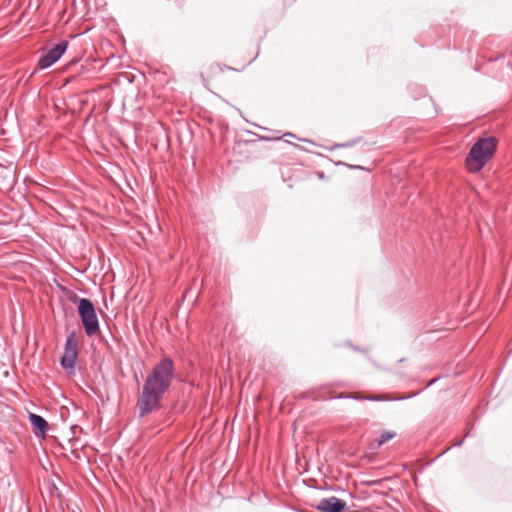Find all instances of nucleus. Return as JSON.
Returning a JSON list of instances; mask_svg holds the SVG:
<instances>
[{
  "label": "nucleus",
  "mask_w": 512,
  "mask_h": 512,
  "mask_svg": "<svg viewBox=\"0 0 512 512\" xmlns=\"http://www.w3.org/2000/svg\"><path fill=\"white\" fill-rule=\"evenodd\" d=\"M78 312L86 334L88 336L95 335L99 331V321L93 303L89 299L81 298L78 304Z\"/></svg>",
  "instance_id": "7ed1b4c3"
},
{
  "label": "nucleus",
  "mask_w": 512,
  "mask_h": 512,
  "mask_svg": "<svg viewBox=\"0 0 512 512\" xmlns=\"http://www.w3.org/2000/svg\"><path fill=\"white\" fill-rule=\"evenodd\" d=\"M497 148L494 137L480 138L471 147L466 160V168L471 173L479 172L492 158Z\"/></svg>",
  "instance_id": "f03ea898"
},
{
  "label": "nucleus",
  "mask_w": 512,
  "mask_h": 512,
  "mask_svg": "<svg viewBox=\"0 0 512 512\" xmlns=\"http://www.w3.org/2000/svg\"><path fill=\"white\" fill-rule=\"evenodd\" d=\"M285 136L295 137V135L293 133H286Z\"/></svg>",
  "instance_id": "9d476101"
},
{
  "label": "nucleus",
  "mask_w": 512,
  "mask_h": 512,
  "mask_svg": "<svg viewBox=\"0 0 512 512\" xmlns=\"http://www.w3.org/2000/svg\"><path fill=\"white\" fill-rule=\"evenodd\" d=\"M29 420L31 425L38 429L41 435H45L49 429L47 421L41 417L40 415L30 413L29 414Z\"/></svg>",
  "instance_id": "0eeeda50"
},
{
  "label": "nucleus",
  "mask_w": 512,
  "mask_h": 512,
  "mask_svg": "<svg viewBox=\"0 0 512 512\" xmlns=\"http://www.w3.org/2000/svg\"><path fill=\"white\" fill-rule=\"evenodd\" d=\"M353 399L356 400H370V401H385L388 400V397L384 395H377V396H361L358 394H355L352 396Z\"/></svg>",
  "instance_id": "1a4fd4ad"
},
{
  "label": "nucleus",
  "mask_w": 512,
  "mask_h": 512,
  "mask_svg": "<svg viewBox=\"0 0 512 512\" xmlns=\"http://www.w3.org/2000/svg\"><path fill=\"white\" fill-rule=\"evenodd\" d=\"M345 507L346 503L335 496L323 498L316 505V508L322 512H343Z\"/></svg>",
  "instance_id": "423d86ee"
},
{
  "label": "nucleus",
  "mask_w": 512,
  "mask_h": 512,
  "mask_svg": "<svg viewBox=\"0 0 512 512\" xmlns=\"http://www.w3.org/2000/svg\"><path fill=\"white\" fill-rule=\"evenodd\" d=\"M174 378V363L170 358H163L147 376L142 392L137 401L141 417L161 408L165 393Z\"/></svg>",
  "instance_id": "f257e3e1"
},
{
  "label": "nucleus",
  "mask_w": 512,
  "mask_h": 512,
  "mask_svg": "<svg viewBox=\"0 0 512 512\" xmlns=\"http://www.w3.org/2000/svg\"><path fill=\"white\" fill-rule=\"evenodd\" d=\"M68 47V41H61L49 49L38 61L40 69H46L53 65L64 54Z\"/></svg>",
  "instance_id": "39448f33"
},
{
  "label": "nucleus",
  "mask_w": 512,
  "mask_h": 512,
  "mask_svg": "<svg viewBox=\"0 0 512 512\" xmlns=\"http://www.w3.org/2000/svg\"><path fill=\"white\" fill-rule=\"evenodd\" d=\"M395 436L396 433L394 431L384 430L381 432L380 436L373 441L372 447L379 448L386 442L392 440Z\"/></svg>",
  "instance_id": "6e6552de"
},
{
  "label": "nucleus",
  "mask_w": 512,
  "mask_h": 512,
  "mask_svg": "<svg viewBox=\"0 0 512 512\" xmlns=\"http://www.w3.org/2000/svg\"><path fill=\"white\" fill-rule=\"evenodd\" d=\"M77 359L78 339L76 333L72 332L68 335L65 342L64 353L60 361L62 368L70 372L74 371Z\"/></svg>",
  "instance_id": "20e7f679"
}]
</instances>
